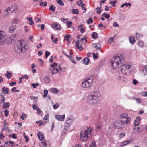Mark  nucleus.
<instances>
[{"mask_svg": "<svg viewBox=\"0 0 147 147\" xmlns=\"http://www.w3.org/2000/svg\"><path fill=\"white\" fill-rule=\"evenodd\" d=\"M6 35L3 31H0V45L4 44L6 40Z\"/></svg>", "mask_w": 147, "mask_h": 147, "instance_id": "obj_6", "label": "nucleus"}, {"mask_svg": "<svg viewBox=\"0 0 147 147\" xmlns=\"http://www.w3.org/2000/svg\"><path fill=\"white\" fill-rule=\"evenodd\" d=\"M117 3V1L116 0H114L113 2L112 3V5L113 7H115L116 6L115 3Z\"/></svg>", "mask_w": 147, "mask_h": 147, "instance_id": "obj_64", "label": "nucleus"}, {"mask_svg": "<svg viewBox=\"0 0 147 147\" xmlns=\"http://www.w3.org/2000/svg\"><path fill=\"white\" fill-rule=\"evenodd\" d=\"M19 21V20L17 18H15L14 19H13L11 22L12 24H16Z\"/></svg>", "mask_w": 147, "mask_h": 147, "instance_id": "obj_46", "label": "nucleus"}, {"mask_svg": "<svg viewBox=\"0 0 147 147\" xmlns=\"http://www.w3.org/2000/svg\"><path fill=\"white\" fill-rule=\"evenodd\" d=\"M132 99L133 100H135L138 103H140L141 101V100L139 98L133 97Z\"/></svg>", "mask_w": 147, "mask_h": 147, "instance_id": "obj_33", "label": "nucleus"}, {"mask_svg": "<svg viewBox=\"0 0 147 147\" xmlns=\"http://www.w3.org/2000/svg\"><path fill=\"white\" fill-rule=\"evenodd\" d=\"M78 30L80 31L81 33H83L84 32L85 28H80V29H78Z\"/></svg>", "mask_w": 147, "mask_h": 147, "instance_id": "obj_63", "label": "nucleus"}, {"mask_svg": "<svg viewBox=\"0 0 147 147\" xmlns=\"http://www.w3.org/2000/svg\"><path fill=\"white\" fill-rule=\"evenodd\" d=\"M92 55H93V57L94 59H97L98 57L97 54H95L94 53H92Z\"/></svg>", "mask_w": 147, "mask_h": 147, "instance_id": "obj_57", "label": "nucleus"}, {"mask_svg": "<svg viewBox=\"0 0 147 147\" xmlns=\"http://www.w3.org/2000/svg\"><path fill=\"white\" fill-rule=\"evenodd\" d=\"M119 19L122 20H124L125 18V16L124 15H121L119 17Z\"/></svg>", "mask_w": 147, "mask_h": 147, "instance_id": "obj_43", "label": "nucleus"}, {"mask_svg": "<svg viewBox=\"0 0 147 147\" xmlns=\"http://www.w3.org/2000/svg\"><path fill=\"white\" fill-rule=\"evenodd\" d=\"M128 115L126 113L123 114L121 115V119H126L127 118Z\"/></svg>", "mask_w": 147, "mask_h": 147, "instance_id": "obj_37", "label": "nucleus"}, {"mask_svg": "<svg viewBox=\"0 0 147 147\" xmlns=\"http://www.w3.org/2000/svg\"><path fill=\"white\" fill-rule=\"evenodd\" d=\"M92 129L90 127L87 128V129L82 130L80 133L81 139L83 140H86L90 137L92 134Z\"/></svg>", "mask_w": 147, "mask_h": 147, "instance_id": "obj_3", "label": "nucleus"}, {"mask_svg": "<svg viewBox=\"0 0 147 147\" xmlns=\"http://www.w3.org/2000/svg\"><path fill=\"white\" fill-rule=\"evenodd\" d=\"M27 20L28 21H29V24L30 25H31L33 24L34 22L32 20V19L31 17H28Z\"/></svg>", "mask_w": 147, "mask_h": 147, "instance_id": "obj_26", "label": "nucleus"}, {"mask_svg": "<svg viewBox=\"0 0 147 147\" xmlns=\"http://www.w3.org/2000/svg\"><path fill=\"white\" fill-rule=\"evenodd\" d=\"M9 89L5 87H3L1 91L4 94H8L9 92Z\"/></svg>", "mask_w": 147, "mask_h": 147, "instance_id": "obj_15", "label": "nucleus"}, {"mask_svg": "<svg viewBox=\"0 0 147 147\" xmlns=\"http://www.w3.org/2000/svg\"><path fill=\"white\" fill-rule=\"evenodd\" d=\"M87 23L88 24H89L90 23H92L93 21V20L92 19L91 17L89 19H88V20L86 21Z\"/></svg>", "mask_w": 147, "mask_h": 147, "instance_id": "obj_45", "label": "nucleus"}, {"mask_svg": "<svg viewBox=\"0 0 147 147\" xmlns=\"http://www.w3.org/2000/svg\"><path fill=\"white\" fill-rule=\"evenodd\" d=\"M16 9L15 5H13L9 7L8 11H11V12H14L16 11Z\"/></svg>", "mask_w": 147, "mask_h": 147, "instance_id": "obj_17", "label": "nucleus"}, {"mask_svg": "<svg viewBox=\"0 0 147 147\" xmlns=\"http://www.w3.org/2000/svg\"><path fill=\"white\" fill-rule=\"evenodd\" d=\"M134 122H137V123H134V126L135 127L138 126L139 125V122H137V121L135 120L134 121Z\"/></svg>", "mask_w": 147, "mask_h": 147, "instance_id": "obj_59", "label": "nucleus"}, {"mask_svg": "<svg viewBox=\"0 0 147 147\" xmlns=\"http://www.w3.org/2000/svg\"><path fill=\"white\" fill-rule=\"evenodd\" d=\"M59 107V104L56 103L55 105H54L53 106V108L55 109H57V108Z\"/></svg>", "mask_w": 147, "mask_h": 147, "instance_id": "obj_61", "label": "nucleus"}, {"mask_svg": "<svg viewBox=\"0 0 147 147\" xmlns=\"http://www.w3.org/2000/svg\"><path fill=\"white\" fill-rule=\"evenodd\" d=\"M32 108L36 110L38 107L37 105L33 104L32 105Z\"/></svg>", "mask_w": 147, "mask_h": 147, "instance_id": "obj_60", "label": "nucleus"}, {"mask_svg": "<svg viewBox=\"0 0 147 147\" xmlns=\"http://www.w3.org/2000/svg\"><path fill=\"white\" fill-rule=\"evenodd\" d=\"M35 19L36 22H41V20L40 18L38 17H36Z\"/></svg>", "mask_w": 147, "mask_h": 147, "instance_id": "obj_62", "label": "nucleus"}, {"mask_svg": "<svg viewBox=\"0 0 147 147\" xmlns=\"http://www.w3.org/2000/svg\"><path fill=\"white\" fill-rule=\"evenodd\" d=\"M4 127L2 129V131H3L4 130H6V129H7L8 128V127L6 125V123H5V122H4Z\"/></svg>", "mask_w": 147, "mask_h": 147, "instance_id": "obj_55", "label": "nucleus"}, {"mask_svg": "<svg viewBox=\"0 0 147 147\" xmlns=\"http://www.w3.org/2000/svg\"><path fill=\"white\" fill-rule=\"evenodd\" d=\"M69 58L70 59L72 63L75 64H76V62L75 61V60L74 59V58L73 57L71 56V58Z\"/></svg>", "mask_w": 147, "mask_h": 147, "instance_id": "obj_58", "label": "nucleus"}, {"mask_svg": "<svg viewBox=\"0 0 147 147\" xmlns=\"http://www.w3.org/2000/svg\"><path fill=\"white\" fill-rule=\"evenodd\" d=\"M141 70L144 75H147V65L142 68Z\"/></svg>", "mask_w": 147, "mask_h": 147, "instance_id": "obj_16", "label": "nucleus"}, {"mask_svg": "<svg viewBox=\"0 0 147 147\" xmlns=\"http://www.w3.org/2000/svg\"><path fill=\"white\" fill-rule=\"evenodd\" d=\"M102 16L107 18H109L110 17V15L109 14H107L106 13H104L102 14Z\"/></svg>", "mask_w": 147, "mask_h": 147, "instance_id": "obj_48", "label": "nucleus"}, {"mask_svg": "<svg viewBox=\"0 0 147 147\" xmlns=\"http://www.w3.org/2000/svg\"><path fill=\"white\" fill-rule=\"evenodd\" d=\"M121 119V121H125L124 122H123V124L124 125L125 124H127L131 120V118L130 117H127L126 119Z\"/></svg>", "mask_w": 147, "mask_h": 147, "instance_id": "obj_21", "label": "nucleus"}, {"mask_svg": "<svg viewBox=\"0 0 147 147\" xmlns=\"http://www.w3.org/2000/svg\"><path fill=\"white\" fill-rule=\"evenodd\" d=\"M121 67V71L122 72L123 74H126L127 73V71H128V70L122 67Z\"/></svg>", "mask_w": 147, "mask_h": 147, "instance_id": "obj_40", "label": "nucleus"}, {"mask_svg": "<svg viewBox=\"0 0 147 147\" xmlns=\"http://www.w3.org/2000/svg\"><path fill=\"white\" fill-rule=\"evenodd\" d=\"M92 46L97 50H99L101 48V46L100 43H94L92 44Z\"/></svg>", "mask_w": 147, "mask_h": 147, "instance_id": "obj_12", "label": "nucleus"}, {"mask_svg": "<svg viewBox=\"0 0 147 147\" xmlns=\"http://www.w3.org/2000/svg\"><path fill=\"white\" fill-rule=\"evenodd\" d=\"M131 66V65L130 63H128L123 65L122 66H121V67H122L128 70L130 68Z\"/></svg>", "mask_w": 147, "mask_h": 147, "instance_id": "obj_14", "label": "nucleus"}, {"mask_svg": "<svg viewBox=\"0 0 147 147\" xmlns=\"http://www.w3.org/2000/svg\"><path fill=\"white\" fill-rule=\"evenodd\" d=\"M129 41L130 43L132 44L135 42V37H130L129 38Z\"/></svg>", "mask_w": 147, "mask_h": 147, "instance_id": "obj_25", "label": "nucleus"}, {"mask_svg": "<svg viewBox=\"0 0 147 147\" xmlns=\"http://www.w3.org/2000/svg\"><path fill=\"white\" fill-rule=\"evenodd\" d=\"M93 77L90 76L83 80L81 85L82 87L84 88H88L90 87L93 81Z\"/></svg>", "mask_w": 147, "mask_h": 147, "instance_id": "obj_5", "label": "nucleus"}, {"mask_svg": "<svg viewBox=\"0 0 147 147\" xmlns=\"http://www.w3.org/2000/svg\"><path fill=\"white\" fill-rule=\"evenodd\" d=\"M72 22L71 21H68L67 24V25L68 28H70L72 24Z\"/></svg>", "mask_w": 147, "mask_h": 147, "instance_id": "obj_49", "label": "nucleus"}, {"mask_svg": "<svg viewBox=\"0 0 147 147\" xmlns=\"http://www.w3.org/2000/svg\"><path fill=\"white\" fill-rule=\"evenodd\" d=\"M136 38L137 40H139L140 38L142 37V35L140 34L136 33Z\"/></svg>", "mask_w": 147, "mask_h": 147, "instance_id": "obj_35", "label": "nucleus"}, {"mask_svg": "<svg viewBox=\"0 0 147 147\" xmlns=\"http://www.w3.org/2000/svg\"><path fill=\"white\" fill-rule=\"evenodd\" d=\"M65 115H57L55 116V118L59 121H63L65 119Z\"/></svg>", "mask_w": 147, "mask_h": 147, "instance_id": "obj_9", "label": "nucleus"}, {"mask_svg": "<svg viewBox=\"0 0 147 147\" xmlns=\"http://www.w3.org/2000/svg\"><path fill=\"white\" fill-rule=\"evenodd\" d=\"M55 7L52 5L49 6V9L52 12H54L55 11Z\"/></svg>", "mask_w": 147, "mask_h": 147, "instance_id": "obj_29", "label": "nucleus"}, {"mask_svg": "<svg viewBox=\"0 0 147 147\" xmlns=\"http://www.w3.org/2000/svg\"><path fill=\"white\" fill-rule=\"evenodd\" d=\"M58 4L61 6H63L64 5V3L61 0H56Z\"/></svg>", "mask_w": 147, "mask_h": 147, "instance_id": "obj_36", "label": "nucleus"}, {"mask_svg": "<svg viewBox=\"0 0 147 147\" xmlns=\"http://www.w3.org/2000/svg\"><path fill=\"white\" fill-rule=\"evenodd\" d=\"M50 91L53 93H57L59 92L56 88H51L50 89Z\"/></svg>", "mask_w": 147, "mask_h": 147, "instance_id": "obj_27", "label": "nucleus"}, {"mask_svg": "<svg viewBox=\"0 0 147 147\" xmlns=\"http://www.w3.org/2000/svg\"><path fill=\"white\" fill-rule=\"evenodd\" d=\"M61 69V66L60 65H59V67L58 69H56L55 71H53V72L52 73V74L53 75L54 74H56L57 73H58V72L60 71Z\"/></svg>", "mask_w": 147, "mask_h": 147, "instance_id": "obj_31", "label": "nucleus"}, {"mask_svg": "<svg viewBox=\"0 0 147 147\" xmlns=\"http://www.w3.org/2000/svg\"><path fill=\"white\" fill-rule=\"evenodd\" d=\"M123 121H116L115 122V126L117 129H121L124 127V124H123Z\"/></svg>", "mask_w": 147, "mask_h": 147, "instance_id": "obj_7", "label": "nucleus"}, {"mask_svg": "<svg viewBox=\"0 0 147 147\" xmlns=\"http://www.w3.org/2000/svg\"><path fill=\"white\" fill-rule=\"evenodd\" d=\"M96 11L97 13L98 14H100L101 13V9L99 7H98L96 8Z\"/></svg>", "mask_w": 147, "mask_h": 147, "instance_id": "obj_34", "label": "nucleus"}, {"mask_svg": "<svg viewBox=\"0 0 147 147\" xmlns=\"http://www.w3.org/2000/svg\"><path fill=\"white\" fill-rule=\"evenodd\" d=\"M71 12L72 13L74 14H78L79 13V11L76 9H72L71 10Z\"/></svg>", "mask_w": 147, "mask_h": 147, "instance_id": "obj_30", "label": "nucleus"}, {"mask_svg": "<svg viewBox=\"0 0 147 147\" xmlns=\"http://www.w3.org/2000/svg\"><path fill=\"white\" fill-rule=\"evenodd\" d=\"M10 106V104L9 102H4L3 104V108L5 109L6 108H8Z\"/></svg>", "mask_w": 147, "mask_h": 147, "instance_id": "obj_23", "label": "nucleus"}, {"mask_svg": "<svg viewBox=\"0 0 147 147\" xmlns=\"http://www.w3.org/2000/svg\"><path fill=\"white\" fill-rule=\"evenodd\" d=\"M16 27L15 25H13L11 26L10 27L9 29V32L10 33H13L16 28Z\"/></svg>", "mask_w": 147, "mask_h": 147, "instance_id": "obj_18", "label": "nucleus"}, {"mask_svg": "<svg viewBox=\"0 0 147 147\" xmlns=\"http://www.w3.org/2000/svg\"><path fill=\"white\" fill-rule=\"evenodd\" d=\"M4 112L5 113V114L4 115L5 116H7L9 114H8V113L9 112V111L7 109H5L4 110Z\"/></svg>", "mask_w": 147, "mask_h": 147, "instance_id": "obj_54", "label": "nucleus"}, {"mask_svg": "<svg viewBox=\"0 0 147 147\" xmlns=\"http://www.w3.org/2000/svg\"><path fill=\"white\" fill-rule=\"evenodd\" d=\"M70 37V35L69 34H66L64 36V39L67 40V41H69V38Z\"/></svg>", "mask_w": 147, "mask_h": 147, "instance_id": "obj_42", "label": "nucleus"}, {"mask_svg": "<svg viewBox=\"0 0 147 147\" xmlns=\"http://www.w3.org/2000/svg\"><path fill=\"white\" fill-rule=\"evenodd\" d=\"M82 61L83 63L85 65H87L88 64L89 59L88 58L86 57Z\"/></svg>", "mask_w": 147, "mask_h": 147, "instance_id": "obj_22", "label": "nucleus"}, {"mask_svg": "<svg viewBox=\"0 0 147 147\" xmlns=\"http://www.w3.org/2000/svg\"><path fill=\"white\" fill-rule=\"evenodd\" d=\"M52 27L55 29H56L57 30L61 28V26L60 25L57 23H54L51 25Z\"/></svg>", "mask_w": 147, "mask_h": 147, "instance_id": "obj_10", "label": "nucleus"}, {"mask_svg": "<svg viewBox=\"0 0 147 147\" xmlns=\"http://www.w3.org/2000/svg\"><path fill=\"white\" fill-rule=\"evenodd\" d=\"M13 36H11L9 37L7 39L5 40V42L7 44H9L13 40Z\"/></svg>", "mask_w": 147, "mask_h": 147, "instance_id": "obj_19", "label": "nucleus"}, {"mask_svg": "<svg viewBox=\"0 0 147 147\" xmlns=\"http://www.w3.org/2000/svg\"><path fill=\"white\" fill-rule=\"evenodd\" d=\"M77 4L79 5V6L82 7V9L86 11V8H84V7L85 6V4L83 3V1L82 0H80L79 2L77 1L76 2ZM85 12V11H84L83 13H84Z\"/></svg>", "mask_w": 147, "mask_h": 147, "instance_id": "obj_8", "label": "nucleus"}, {"mask_svg": "<svg viewBox=\"0 0 147 147\" xmlns=\"http://www.w3.org/2000/svg\"><path fill=\"white\" fill-rule=\"evenodd\" d=\"M100 98V94L98 91H94L89 94L87 98V101L91 105H95Z\"/></svg>", "mask_w": 147, "mask_h": 147, "instance_id": "obj_1", "label": "nucleus"}, {"mask_svg": "<svg viewBox=\"0 0 147 147\" xmlns=\"http://www.w3.org/2000/svg\"><path fill=\"white\" fill-rule=\"evenodd\" d=\"M16 84V82H11L9 83V85L11 86H12Z\"/></svg>", "mask_w": 147, "mask_h": 147, "instance_id": "obj_56", "label": "nucleus"}, {"mask_svg": "<svg viewBox=\"0 0 147 147\" xmlns=\"http://www.w3.org/2000/svg\"><path fill=\"white\" fill-rule=\"evenodd\" d=\"M37 136L38 137V138L40 141H42L43 140L44 138V136L42 133L40 132H39L37 133Z\"/></svg>", "mask_w": 147, "mask_h": 147, "instance_id": "obj_20", "label": "nucleus"}, {"mask_svg": "<svg viewBox=\"0 0 147 147\" xmlns=\"http://www.w3.org/2000/svg\"><path fill=\"white\" fill-rule=\"evenodd\" d=\"M124 62L122 56H115L113 57L111 60V65L113 68H118L121 67V64Z\"/></svg>", "mask_w": 147, "mask_h": 147, "instance_id": "obj_2", "label": "nucleus"}, {"mask_svg": "<svg viewBox=\"0 0 147 147\" xmlns=\"http://www.w3.org/2000/svg\"><path fill=\"white\" fill-rule=\"evenodd\" d=\"M72 123V121L71 119H69V118H68V120L65 122V127H66L68 128V127H70Z\"/></svg>", "mask_w": 147, "mask_h": 147, "instance_id": "obj_11", "label": "nucleus"}, {"mask_svg": "<svg viewBox=\"0 0 147 147\" xmlns=\"http://www.w3.org/2000/svg\"><path fill=\"white\" fill-rule=\"evenodd\" d=\"M28 48L27 45L24 42H20L19 44L15 46V51L17 53L24 52Z\"/></svg>", "mask_w": 147, "mask_h": 147, "instance_id": "obj_4", "label": "nucleus"}, {"mask_svg": "<svg viewBox=\"0 0 147 147\" xmlns=\"http://www.w3.org/2000/svg\"><path fill=\"white\" fill-rule=\"evenodd\" d=\"M22 116L20 117V118L22 120H24V117H27V115L24 113H22Z\"/></svg>", "mask_w": 147, "mask_h": 147, "instance_id": "obj_53", "label": "nucleus"}, {"mask_svg": "<svg viewBox=\"0 0 147 147\" xmlns=\"http://www.w3.org/2000/svg\"><path fill=\"white\" fill-rule=\"evenodd\" d=\"M50 53L48 52L47 51H46L45 53V55L46 58H47L48 56L50 55Z\"/></svg>", "mask_w": 147, "mask_h": 147, "instance_id": "obj_52", "label": "nucleus"}, {"mask_svg": "<svg viewBox=\"0 0 147 147\" xmlns=\"http://www.w3.org/2000/svg\"><path fill=\"white\" fill-rule=\"evenodd\" d=\"M41 143L42 144L41 145L42 147H45L47 145V144L44 140L41 142Z\"/></svg>", "mask_w": 147, "mask_h": 147, "instance_id": "obj_44", "label": "nucleus"}, {"mask_svg": "<svg viewBox=\"0 0 147 147\" xmlns=\"http://www.w3.org/2000/svg\"><path fill=\"white\" fill-rule=\"evenodd\" d=\"M76 47L77 49H79L80 51H81L83 49V48L82 45H79V40H77L76 42Z\"/></svg>", "mask_w": 147, "mask_h": 147, "instance_id": "obj_13", "label": "nucleus"}, {"mask_svg": "<svg viewBox=\"0 0 147 147\" xmlns=\"http://www.w3.org/2000/svg\"><path fill=\"white\" fill-rule=\"evenodd\" d=\"M44 81L45 83H48L50 81V79L49 77L46 76L44 78Z\"/></svg>", "mask_w": 147, "mask_h": 147, "instance_id": "obj_32", "label": "nucleus"}, {"mask_svg": "<svg viewBox=\"0 0 147 147\" xmlns=\"http://www.w3.org/2000/svg\"><path fill=\"white\" fill-rule=\"evenodd\" d=\"M131 5V3H125L123 4L121 7V8L123 7L124 6H125L126 7L129 6V7H130Z\"/></svg>", "mask_w": 147, "mask_h": 147, "instance_id": "obj_24", "label": "nucleus"}, {"mask_svg": "<svg viewBox=\"0 0 147 147\" xmlns=\"http://www.w3.org/2000/svg\"><path fill=\"white\" fill-rule=\"evenodd\" d=\"M98 35L97 33L96 32H94L93 34V38L94 39H96L97 38Z\"/></svg>", "mask_w": 147, "mask_h": 147, "instance_id": "obj_41", "label": "nucleus"}, {"mask_svg": "<svg viewBox=\"0 0 147 147\" xmlns=\"http://www.w3.org/2000/svg\"><path fill=\"white\" fill-rule=\"evenodd\" d=\"M39 85V83H32L31 84L32 86L33 87V88H35L36 87V86H38Z\"/></svg>", "mask_w": 147, "mask_h": 147, "instance_id": "obj_50", "label": "nucleus"}, {"mask_svg": "<svg viewBox=\"0 0 147 147\" xmlns=\"http://www.w3.org/2000/svg\"><path fill=\"white\" fill-rule=\"evenodd\" d=\"M6 72L7 74V75L5 74V76H7L8 79L11 78V76L12 74V73H11L9 72L8 71H7Z\"/></svg>", "mask_w": 147, "mask_h": 147, "instance_id": "obj_39", "label": "nucleus"}, {"mask_svg": "<svg viewBox=\"0 0 147 147\" xmlns=\"http://www.w3.org/2000/svg\"><path fill=\"white\" fill-rule=\"evenodd\" d=\"M127 144H128V142H127V141H126L123 142L122 143H121V146H124L126 145Z\"/></svg>", "mask_w": 147, "mask_h": 147, "instance_id": "obj_51", "label": "nucleus"}, {"mask_svg": "<svg viewBox=\"0 0 147 147\" xmlns=\"http://www.w3.org/2000/svg\"><path fill=\"white\" fill-rule=\"evenodd\" d=\"M68 128L65 127L64 129L62 132V135H64L66 134L68 131Z\"/></svg>", "mask_w": 147, "mask_h": 147, "instance_id": "obj_28", "label": "nucleus"}, {"mask_svg": "<svg viewBox=\"0 0 147 147\" xmlns=\"http://www.w3.org/2000/svg\"><path fill=\"white\" fill-rule=\"evenodd\" d=\"M139 46L141 48H142L143 46V42L141 41H139L138 43Z\"/></svg>", "mask_w": 147, "mask_h": 147, "instance_id": "obj_47", "label": "nucleus"}, {"mask_svg": "<svg viewBox=\"0 0 147 147\" xmlns=\"http://www.w3.org/2000/svg\"><path fill=\"white\" fill-rule=\"evenodd\" d=\"M44 94L43 95V97L44 98H45L47 96L48 94V91L47 90L45 89L44 91Z\"/></svg>", "mask_w": 147, "mask_h": 147, "instance_id": "obj_38", "label": "nucleus"}]
</instances>
